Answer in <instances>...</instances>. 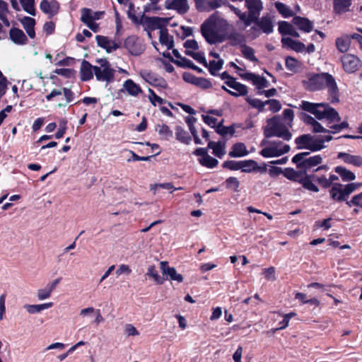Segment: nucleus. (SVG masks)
I'll return each mask as SVG.
<instances>
[{"label":"nucleus","mask_w":362,"mask_h":362,"mask_svg":"<svg viewBox=\"0 0 362 362\" xmlns=\"http://www.w3.org/2000/svg\"><path fill=\"white\" fill-rule=\"evenodd\" d=\"M222 166L223 168H227L230 170H242L243 172H249V160H226L223 163Z\"/></svg>","instance_id":"23"},{"label":"nucleus","mask_w":362,"mask_h":362,"mask_svg":"<svg viewBox=\"0 0 362 362\" xmlns=\"http://www.w3.org/2000/svg\"><path fill=\"white\" fill-rule=\"evenodd\" d=\"M146 275L152 278L158 284H163L164 281L167 280V279H165L158 274V272H157L154 265H151L148 267Z\"/></svg>","instance_id":"43"},{"label":"nucleus","mask_w":362,"mask_h":362,"mask_svg":"<svg viewBox=\"0 0 362 362\" xmlns=\"http://www.w3.org/2000/svg\"><path fill=\"white\" fill-rule=\"evenodd\" d=\"M148 93V99L153 105L156 106L157 104L161 105L163 103L164 100L157 95L152 89L149 88Z\"/></svg>","instance_id":"57"},{"label":"nucleus","mask_w":362,"mask_h":362,"mask_svg":"<svg viewBox=\"0 0 362 362\" xmlns=\"http://www.w3.org/2000/svg\"><path fill=\"white\" fill-rule=\"evenodd\" d=\"M208 148L212 149V153L221 158L226 154V142L225 141H209Z\"/></svg>","instance_id":"31"},{"label":"nucleus","mask_w":362,"mask_h":362,"mask_svg":"<svg viewBox=\"0 0 362 362\" xmlns=\"http://www.w3.org/2000/svg\"><path fill=\"white\" fill-rule=\"evenodd\" d=\"M226 185L227 188H229V189H231L233 190H237V189L238 188V186H239V182H238V180H237V178L230 177H228L226 180Z\"/></svg>","instance_id":"62"},{"label":"nucleus","mask_w":362,"mask_h":362,"mask_svg":"<svg viewBox=\"0 0 362 362\" xmlns=\"http://www.w3.org/2000/svg\"><path fill=\"white\" fill-rule=\"evenodd\" d=\"M165 7L167 9L175 10L181 15L187 13L189 9L187 0H166Z\"/></svg>","instance_id":"13"},{"label":"nucleus","mask_w":362,"mask_h":362,"mask_svg":"<svg viewBox=\"0 0 362 362\" xmlns=\"http://www.w3.org/2000/svg\"><path fill=\"white\" fill-rule=\"evenodd\" d=\"M81 22H93L102 18L104 15V11H93L90 8H83L81 10Z\"/></svg>","instance_id":"21"},{"label":"nucleus","mask_w":362,"mask_h":362,"mask_svg":"<svg viewBox=\"0 0 362 362\" xmlns=\"http://www.w3.org/2000/svg\"><path fill=\"white\" fill-rule=\"evenodd\" d=\"M333 12L337 15H342L351 11L352 0H332Z\"/></svg>","instance_id":"22"},{"label":"nucleus","mask_w":362,"mask_h":362,"mask_svg":"<svg viewBox=\"0 0 362 362\" xmlns=\"http://www.w3.org/2000/svg\"><path fill=\"white\" fill-rule=\"evenodd\" d=\"M310 155V152L305 151L296 154L291 159L293 163L296 165V168L298 166V164L305 160L308 156Z\"/></svg>","instance_id":"60"},{"label":"nucleus","mask_w":362,"mask_h":362,"mask_svg":"<svg viewBox=\"0 0 362 362\" xmlns=\"http://www.w3.org/2000/svg\"><path fill=\"white\" fill-rule=\"evenodd\" d=\"M341 61L344 70L347 73H354L357 71L361 63L356 56L349 54H344L341 58Z\"/></svg>","instance_id":"11"},{"label":"nucleus","mask_w":362,"mask_h":362,"mask_svg":"<svg viewBox=\"0 0 362 362\" xmlns=\"http://www.w3.org/2000/svg\"><path fill=\"white\" fill-rule=\"evenodd\" d=\"M337 158L341 159L345 163L353 165L356 167L362 166V156L351 155L345 152H339Z\"/></svg>","instance_id":"24"},{"label":"nucleus","mask_w":362,"mask_h":362,"mask_svg":"<svg viewBox=\"0 0 362 362\" xmlns=\"http://www.w3.org/2000/svg\"><path fill=\"white\" fill-rule=\"evenodd\" d=\"M185 54L187 55L192 57L194 60H196L199 64L204 65V66H207V62L205 58L204 52H194L192 50H185Z\"/></svg>","instance_id":"46"},{"label":"nucleus","mask_w":362,"mask_h":362,"mask_svg":"<svg viewBox=\"0 0 362 362\" xmlns=\"http://www.w3.org/2000/svg\"><path fill=\"white\" fill-rule=\"evenodd\" d=\"M40 8L49 18H52L58 13L59 4L57 0H42L40 4Z\"/></svg>","instance_id":"15"},{"label":"nucleus","mask_w":362,"mask_h":362,"mask_svg":"<svg viewBox=\"0 0 362 362\" xmlns=\"http://www.w3.org/2000/svg\"><path fill=\"white\" fill-rule=\"evenodd\" d=\"M140 76L148 84L161 88H166L168 86L167 82L156 74L147 71L142 70L139 73Z\"/></svg>","instance_id":"10"},{"label":"nucleus","mask_w":362,"mask_h":362,"mask_svg":"<svg viewBox=\"0 0 362 362\" xmlns=\"http://www.w3.org/2000/svg\"><path fill=\"white\" fill-rule=\"evenodd\" d=\"M262 274L268 281H273L276 280L275 268L274 267L264 269L262 270Z\"/></svg>","instance_id":"56"},{"label":"nucleus","mask_w":362,"mask_h":362,"mask_svg":"<svg viewBox=\"0 0 362 362\" xmlns=\"http://www.w3.org/2000/svg\"><path fill=\"white\" fill-rule=\"evenodd\" d=\"M292 23L304 33H308L313 30V22L305 17L294 16L292 19Z\"/></svg>","instance_id":"18"},{"label":"nucleus","mask_w":362,"mask_h":362,"mask_svg":"<svg viewBox=\"0 0 362 362\" xmlns=\"http://www.w3.org/2000/svg\"><path fill=\"white\" fill-rule=\"evenodd\" d=\"M247 154V147L243 143L235 144L228 153L229 156L232 158H240L246 156Z\"/></svg>","instance_id":"36"},{"label":"nucleus","mask_w":362,"mask_h":362,"mask_svg":"<svg viewBox=\"0 0 362 362\" xmlns=\"http://www.w3.org/2000/svg\"><path fill=\"white\" fill-rule=\"evenodd\" d=\"M10 39L16 45H25L27 42V37L25 33L18 28H12L9 31Z\"/></svg>","instance_id":"29"},{"label":"nucleus","mask_w":362,"mask_h":362,"mask_svg":"<svg viewBox=\"0 0 362 362\" xmlns=\"http://www.w3.org/2000/svg\"><path fill=\"white\" fill-rule=\"evenodd\" d=\"M311 143H312L311 144V145H312L311 151L312 152H316V151H320L325 147V146L324 145L323 141L320 136V137L313 136V140L312 141Z\"/></svg>","instance_id":"54"},{"label":"nucleus","mask_w":362,"mask_h":362,"mask_svg":"<svg viewBox=\"0 0 362 362\" xmlns=\"http://www.w3.org/2000/svg\"><path fill=\"white\" fill-rule=\"evenodd\" d=\"M159 42L162 45L166 47L167 49H173L174 46L173 37L168 34L166 27L159 32Z\"/></svg>","instance_id":"34"},{"label":"nucleus","mask_w":362,"mask_h":362,"mask_svg":"<svg viewBox=\"0 0 362 362\" xmlns=\"http://www.w3.org/2000/svg\"><path fill=\"white\" fill-rule=\"evenodd\" d=\"M274 5L277 11L284 18H289L294 16V12L285 4L280 1H276Z\"/></svg>","instance_id":"40"},{"label":"nucleus","mask_w":362,"mask_h":362,"mask_svg":"<svg viewBox=\"0 0 362 362\" xmlns=\"http://www.w3.org/2000/svg\"><path fill=\"white\" fill-rule=\"evenodd\" d=\"M267 165L264 163H262V164L259 165L257 162L250 159V172L264 173L267 172Z\"/></svg>","instance_id":"52"},{"label":"nucleus","mask_w":362,"mask_h":362,"mask_svg":"<svg viewBox=\"0 0 362 362\" xmlns=\"http://www.w3.org/2000/svg\"><path fill=\"white\" fill-rule=\"evenodd\" d=\"M20 22L21 23L23 28L25 30L28 35L32 39L35 38V32L34 27L35 25V20L29 16H24L20 19Z\"/></svg>","instance_id":"30"},{"label":"nucleus","mask_w":362,"mask_h":362,"mask_svg":"<svg viewBox=\"0 0 362 362\" xmlns=\"http://www.w3.org/2000/svg\"><path fill=\"white\" fill-rule=\"evenodd\" d=\"M184 47L186 50L195 51L199 49L198 43L194 40H187L184 43Z\"/></svg>","instance_id":"63"},{"label":"nucleus","mask_w":362,"mask_h":362,"mask_svg":"<svg viewBox=\"0 0 362 362\" xmlns=\"http://www.w3.org/2000/svg\"><path fill=\"white\" fill-rule=\"evenodd\" d=\"M267 105H269V109L273 112H279L281 108V103L276 99H269L266 100Z\"/></svg>","instance_id":"59"},{"label":"nucleus","mask_w":362,"mask_h":362,"mask_svg":"<svg viewBox=\"0 0 362 362\" xmlns=\"http://www.w3.org/2000/svg\"><path fill=\"white\" fill-rule=\"evenodd\" d=\"M300 108L303 110L310 112L320 120L327 119L329 122H339L341 117L338 112L332 107L328 103H314L306 100H302Z\"/></svg>","instance_id":"3"},{"label":"nucleus","mask_w":362,"mask_h":362,"mask_svg":"<svg viewBox=\"0 0 362 362\" xmlns=\"http://www.w3.org/2000/svg\"><path fill=\"white\" fill-rule=\"evenodd\" d=\"M302 181L303 187L305 189L313 192H319V188L313 183V181L317 182V184L324 189L330 187V182H328V179L325 175L318 176L315 174H305L303 177V180Z\"/></svg>","instance_id":"8"},{"label":"nucleus","mask_w":362,"mask_h":362,"mask_svg":"<svg viewBox=\"0 0 362 362\" xmlns=\"http://www.w3.org/2000/svg\"><path fill=\"white\" fill-rule=\"evenodd\" d=\"M192 80L191 81V83L193 84H195L196 86L202 88L204 89L209 88L212 86L211 83L204 78H197L195 76H192Z\"/></svg>","instance_id":"49"},{"label":"nucleus","mask_w":362,"mask_h":362,"mask_svg":"<svg viewBox=\"0 0 362 362\" xmlns=\"http://www.w3.org/2000/svg\"><path fill=\"white\" fill-rule=\"evenodd\" d=\"M281 42L284 46H286L297 52H302L305 49V45L303 42L293 40L291 37L282 38Z\"/></svg>","instance_id":"33"},{"label":"nucleus","mask_w":362,"mask_h":362,"mask_svg":"<svg viewBox=\"0 0 362 362\" xmlns=\"http://www.w3.org/2000/svg\"><path fill=\"white\" fill-rule=\"evenodd\" d=\"M250 81L256 86L258 91H262L263 88L269 86V81L263 76L256 75L250 72Z\"/></svg>","instance_id":"37"},{"label":"nucleus","mask_w":362,"mask_h":362,"mask_svg":"<svg viewBox=\"0 0 362 362\" xmlns=\"http://www.w3.org/2000/svg\"><path fill=\"white\" fill-rule=\"evenodd\" d=\"M322 162V158L320 155H315L313 156H310L307 158L305 160L298 164L297 167L298 169L301 170L304 173V176L305 175L308 170L311 169L318 165H320Z\"/></svg>","instance_id":"19"},{"label":"nucleus","mask_w":362,"mask_h":362,"mask_svg":"<svg viewBox=\"0 0 362 362\" xmlns=\"http://www.w3.org/2000/svg\"><path fill=\"white\" fill-rule=\"evenodd\" d=\"M199 163L202 166L208 168H214L218 164V160L210 156L209 154H207L205 157L199 158Z\"/></svg>","instance_id":"45"},{"label":"nucleus","mask_w":362,"mask_h":362,"mask_svg":"<svg viewBox=\"0 0 362 362\" xmlns=\"http://www.w3.org/2000/svg\"><path fill=\"white\" fill-rule=\"evenodd\" d=\"M97 44L101 48L105 49L107 52L110 53L118 49L119 45L114 40L108 37L103 35H97L95 37Z\"/></svg>","instance_id":"20"},{"label":"nucleus","mask_w":362,"mask_h":362,"mask_svg":"<svg viewBox=\"0 0 362 362\" xmlns=\"http://www.w3.org/2000/svg\"><path fill=\"white\" fill-rule=\"evenodd\" d=\"M216 132L221 136L233 135L235 133L234 128L232 126L225 127L219 123L216 129Z\"/></svg>","instance_id":"50"},{"label":"nucleus","mask_w":362,"mask_h":362,"mask_svg":"<svg viewBox=\"0 0 362 362\" xmlns=\"http://www.w3.org/2000/svg\"><path fill=\"white\" fill-rule=\"evenodd\" d=\"M334 170L336 173L339 175L344 182L353 181L356 179L355 174L351 170L346 169L345 167L339 165L335 167Z\"/></svg>","instance_id":"35"},{"label":"nucleus","mask_w":362,"mask_h":362,"mask_svg":"<svg viewBox=\"0 0 362 362\" xmlns=\"http://www.w3.org/2000/svg\"><path fill=\"white\" fill-rule=\"evenodd\" d=\"M124 46L129 53L134 56L140 55L145 49V46L141 40L135 35H132L124 41Z\"/></svg>","instance_id":"9"},{"label":"nucleus","mask_w":362,"mask_h":362,"mask_svg":"<svg viewBox=\"0 0 362 362\" xmlns=\"http://www.w3.org/2000/svg\"><path fill=\"white\" fill-rule=\"evenodd\" d=\"M289 151L290 146L288 144L284 145L281 148H277V146H268L261 150L260 154L264 158H272L280 156Z\"/></svg>","instance_id":"14"},{"label":"nucleus","mask_w":362,"mask_h":362,"mask_svg":"<svg viewBox=\"0 0 362 362\" xmlns=\"http://www.w3.org/2000/svg\"><path fill=\"white\" fill-rule=\"evenodd\" d=\"M23 9L31 16H35V0H19Z\"/></svg>","instance_id":"44"},{"label":"nucleus","mask_w":362,"mask_h":362,"mask_svg":"<svg viewBox=\"0 0 362 362\" xmlns=\"http://www.w3.org/2000/svg\"><path fill=\"white\" fill-rule=\"evenodd\" d=\"M175 136L177 141L185 144H189L191 142V136L181 127L177 126L175 129Z\"/></svg>","instance_id":"41"},{"label":"nucleus","mask_w":362,"mask_h":362,"mask_svg":"<svg viewBox=\"0 0 362 362\" xmlns=\"http://www.w3.org/2000/svg\"><path fill=\"white\" fill-rule=\"evenodd\" d=\"M285 65L288 70L294 71L298 66V60L288 56L286 58Z\"/></svg>","instance_id":"61"},{"label":"nucleus","mask_w":362,"mask_h":362,"mask_svg":"<svg viewBox=\"0 0 362 362\" xmlns=\"http://www.w3.org/2000/svg\"><path fill=\"white\" fill-rule=\"evenodd\" d=\"M199 11H210L224 5L226 0H194Z\"/></svg>","instance_id":"12"},{"label":"nucleus","mask_w":362,"mask_h":362,"mask_svg":"<svg viewBox=\"0 0 362 362\" xmlns=\"http://www.w3.org/2000/svg\"><path fill=\"white\" fill-rule=\"evenodd\" d=\"M156 130L158 131V134L165 140H169L173 137V132L166 124L158 125Z\"/></svg>","instance_id":"48"},{"label":"nucleus","mask_w":362,"mask_h":362,"mask_svg":"<svg viewBox=\"0 0 362 362\" xmlns=\"http://www.w3.org/2000/svg\"><path fill=\"white\" fill-rule=\"evenodd\" d=\"M252 23H254L255 25L250 28V37L256 38L259 35V30H262L264 33L270 34L274 30V25L271 17L267 14L263 16L261 18L259 16H254Z\"/></svg>","instance_id":"7"},{"label":"nucleus","mask_w":362,"mask_h":362,"mask_svg":"<svg viewBox=\"0 0 362 362\" xmlns=\"http://www.w3.org/2000/svg\"><path fill=\"white\" fill-rule=\"evenodd\" d=\"M313 140V136L310 134H305L296 138L295 143L296 144V149H308L311 151V142Z\"/></svg>","instance_id":"25"},{"label":"nucleus","mask_w":362,"mask_h":362,"mask_svg":"<svg viewBox=\"0 0 362 362\" xmlns=\"http://www.w3.org/2000/svg\"><path fill=\"white\" fill-rule=\"evenodd\" d=\"M53 306V303L49 302L42 304L38 305H30L25 304L24 305V308L27 310V312L30 314H35L39 313L41 311L50 308Z\"/></svg>","instance_id":"38"},{"label":"nucleus","mask_w":362,"mask_h":362,"mask_svg":"<svg viewBox=\"0 0 362 362\" xmlns=\"http://www.w3.org/2000/svg\"><path fill=\"white\" fill-rule=\"evenodd\" d=\"M283 175L285 177H286L288 180L297 182L303 185V175H304V173L303 170H296L292 168H286L283 170Z\"/></svg>","instance_id":"27"},{"label":"nucleus","mask_w":362,"mask_h":362,"mask_svg":"<svg viewBox=\"0 0 362 362\" xmlns=\"http://www.w3.org/2000/svg\"><path fill=\"white\" fill-rule=\"evenodd\" d=\"M123 88L129 95L134 97H136L142 93L141 88L132 79H127L124 82Z\"/></svg>","instance_id":"32"},{"label":"nucleus","mask_w":362,"mask_h":362,"mask_svg":"<svg viewBox=\"0 0 362 362\" xmlns=\"http://www.w3.org/2000/svg\"><path fill=\"white\" fill-rule=\"evenodd\" d=\"M160 265L162 273L167 276V279L176 281L178 283L182 282L183 276L178 274L174 267H170L168 262L162 261L160 262Z\"/></svg>","instance_id":"17"},{"label":"nucleus","mask_w":362,"mask_h":362,"mask_svg":"<svg viewBox=\"0 0 362 362\" xmlns=\"http://www.w3.org/2000/svg\"><path fill=\"white\" fill-rule=\"evenodd\" d=\"M225 83L233 90H228L225 86L222 88L227 91L229 94L233 96L244 95L247 93V88L246 86L241 84L235 81V79H230V81H225Z\"/></svg>","instance_id":"16"},{"label":"nucleus","mask_w":362,"mask_h":362,"mask_svg":"<svg viewBox=\"0 0 362 362\" xmlns=\"http://www.w3.org/2000/svg\"><path fill=\"white\" fill-rule=\"evenodd\" d=\"M361 186H362V183L359 182H351L344 185L343 188V194L347 195L348 197L358 189Z\"/></svg>","instance_id":"51"},{"label":"nucleus","mask_w":362,"mask_h":362,"mask_svg":"<svg viewBox=\"0 0 362 362\" xmlns=\"http://www.w3.org/2000/svg\"><path fill=\"white\" fill-rule=\"evenodd\" d=\"M228 27V22L218 12H215L204 21L200 30L206 41L212 45L225 40Z\"/></svg>","instance_id":"2"},{"label":"nucleus","mask_w":362,"mask_h":362,"mask_svg":"<svg viewBox=\"0 0 362 362\" xmlns=\"http://www.w3.org/2000/svg\"><path fill=\"white\" fill-rule=\"evenodd\" d=\"M52 291L46 286L43 288H40L37 291V297L39 300H44L49 298L52 295Z\"/></svg>","instance_id":"53"},{"label":"nucleus","mask_w":362,"mask_h":362,"mask_svg":"<svg viewBox=\"0 0 362 362\" xmlns=\"http://www.w3.org/2000/svg\"><path fill=\"white\" fill-rule=\"evenodd\" d=\"M292 28L293 25L287 21H280L279 23L278 30L279 33L283 35H288Z\"/></svg>","instance_id":"55"},{"label":"nucleus","mask_w":362,"mask_h":362,"mask_svg":"<svg viewBox=\"0 0 362 362\" xmlns=\"http://www.w3.org/2000/svg\"><path fill=\"white\" fill-rule=\"evenodd\" d=\"M342 185L339 183H334L329 190L330 197L335 202H341L348 201V196L343 194Z\"/></svg>","instance_id":"28"},{"label":"nucleus","mask_w":362,"mask_h":362,"mask_svg":"<svg viewBox=\"0 0 362 362\" xmlns=\"http://www.w3.org/2000/svg\"><path fill=\"white\" fill-rule=\"evenodd\" d=\"M223 64V61L222 59H218V61L212 60L209 62V64H207V66L209 71L211 75L216 76L218 71L221 69Z\"/></svg>","instance_id":"47"},{"label":"nucleus","mask_w":362,"mask_h":362,"mask_svg":"<svg viewBox=\"0 0 362 362\" xmlns=\"http://www.w3.org/2000/svg\"><path fill=\"white\" fill-rule=\"evenodd\" d=\"M264 134L267 138L276 136L285 141H289L292 137V134L286 125L277 116H274L267 120V126L264 129Z\"/></svg>","instance_id":"4"},{"label":"nucleus","mask_w":362,"mask_h":362,"mask_svg":"<svg viewBox=\"0 0 362 362\" xmlns=\"http://www.w3.org/2000/svg\"><path fill=\"white\" fill-rule=\"evenodd\" d=\"M302 83L305 89L310 92L327 88L328 100L330 103L335 104L339 102V90L337 82L333 76L329 73H309Z\"/></svg>","instance_id":"1"},{"label":"nucleus","mask_w":362,"mask_h":362,"mask_svg":"<svg viewBox=\"0 0 362 362\" xmlns=\"http://www.w3.org/2000/svg\"><path fill=\"white\" fill-rule=\"evenodd\" d=\"M98 65L95 67V76L98 81L111 83L115 80V70L111 67L110 62L106 59L98 60Z\"/></svg>","instance_id":"6"},{"label":"nucleus","mask_w":362,"mask_h":362,"mask_svg":"<svg viewBox=\"0 0 362 362\" xmlns=\"http://www.w3.org/2000/svg\"><path fill=\"white\" fill-rule=\"evenodd\" d=\"M132 272V269L127 264H120L118 267V269L116 271V274L117 276L122 275V274H126L129 275Z\"/></svg>","instance_id":"64"},{"label":"nucleus","mask_w":362,"mask_h":362,"mask_svg":"<svg viewBox=\"0 0 362 362\" xmlns=\"http://www.w3.org/2000/svg\"><path fill=\"white\" fill-rule=\"evenodd\" d=\"M351 40V38L350 35L337 38L336 47L337 49L342 53L347 52L350 47Z\"/></svg>","instance_id":"39"},{"label":"nucleus","mask_w":362,"mask_h":362,"mask_svg":"<svg viewBox=\"0 0 362 362\" xmlns=\"http://www.w3.org/2000/svg\"><path fill=\"white\" fill-rule=\"evenodd\" d=\"M262 8L263 4L261 0H250V23L254 18V16H259Z\"/></svg>","instance_id":"42"},{"label":"nucleus","mask_w":362,"mask_h":362,"mask_svg":"<svg viewBox=\"0 0 362 362\" xmlns=\"http://www.w3.org/2000/svg\"><path fill=\"white\" fill-rule=\"evenodd\" d=\"M346 204L349 207L353 206L362 207V192L354 195L350 201H346Z\"/></svg>","instance_id":"58"},{"label":"nucleus","mask_w":362,"mask_h":362,"mask_svg":"<svg viewBox=\"0 0 362 362\" xmlns=\"http://www.w3.org/2000/svg\"><path fill=\"white\" fill-rule=\"evenodd\" d=\"M170 20V18L149 17L142 15L140 17L139 25H142L144 30L147 33L148 38L152 39V32L156 30L160 31L161 29L167 26Z\"/></svg>","instance_id":"5"},{"label":"nucleus","mask_w":362,"mask_h":362,"mask_svg":"<svg viewBox=\"0 0 362 362\" xmlns=\"http://www.w3.org/2000/svg\"><path fill=\"white\" fill-rule=\"evenodd\" d=\"M95 66H93L88 62L83 60L80 69L81 79L86 81L93 78V74H95Z\"/></svg>","instance_id":"26"}]
</instances>
